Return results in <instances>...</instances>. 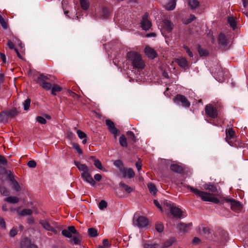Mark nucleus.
<instances>
[{"instance_id":"1","label":"nucleus","mask_w":248,"mask_h":248,"mask_svg":"<svg viewBox=\"0 0 248 248\" xmlns=\"http://www.w3.org/2000/svg\"><path fill=\"white\" fill-rule=\"evenodd\" d=\"M202 187L206 191H202L192 186H189V188L198 198H200L204 202H238L232 199L223 197L220 190L217 187L210 183L205 184Z\"/></svg>"},{"instance_id":"2","label":"nucleus","mask_w":248,"mask_h":248,"mask_svg":"<svg viewBox=\"0 0 248 248\" xmlns=\"http://www.w3.org/2000/svg\"><path fill=\"white\" fill-rule=\"evenodd\" d=\"M155 203L162 212L164 209L166 211H170L172 215L177 218H180L183 216V211L170 202H155Z\"/></svg>"},{"instance_id":"3","label":"nucleus","mask_w":248,"mask_h":248,"mask_svg":"<svg viewBox=\"0 0 248 248\" xmlns=\"http://www.w3.org/2000/svg\"><path fill=\"white\" fill-rule=\"evenodd\" d=\"M127 59L131 62L133 67L137 69H142L144 64L140 54L134 51H130L127 54Z\"/></svg>"},{"instance_id":"4","label":"nucleus","mask_w":248,"mask_h":248,"mask_svg":"<svg viewBox=\"0 0 248 248\" xmlns=\"http://www.w3.org/2000/svg\"><path fill=\"white\" fill-rule=\"evenodd\" d=\"M51 77L50 75H45L40 73L36 80V82L39 84L43 89L49 91L51 90L52 86V84L50 83V81H51Z\"/></svg>"},{"instance_id":"5","label":"nucleus","mask_w":248,"mask_h":248,"mask_svg":"<svg viewBox=\"0 0 248 248\" xmlns=\"http://www.w3.org/2000/svg\"><path fill=\"white\" fill-rule=\"evenodd\" d=\"M205 115L208 118H205V120L209 123L214 124L212 119L217 118L218 117V112L216 107L211 104H208L205 107ZM215 125H216L215 124Z\"/></svg>"},{"instance_id":"6","label":"nucleus","mask_w":248,"mask_h":248,"mask_svg":"<svg viewBox=\"0 0 248 248\" xmlns=\"http://www.w3.org/2000/svg\"><path fill=\"white\" fill-rule=\"evenodd\" d=\"M219 47L222 50H227L229 48L230 41L224 33L220 32L217 39Z\"/></svg>"},{"instance_id":"7","label":"nucleus","mask_w":248,"mask_h":248,"mask_svg":"<svg viewBox=\"0 0 248 248\" xmlns=\"http://www.w3.org/2000/svg\"><path fill=\"white\" fill-rule=\"evenodd\" d=\"M173 101L177 105H181L185 108H189L190 106V102L186 96L183 95L178 94L173 99Z\"/></svg>"},{"instance_id":"8","label":"nucleus","mask_w":248,"mask_h":248,"mask_svg":"<svg viewBox=\"0 0 248 248\" xmlns=\"http://www.w3.org/2000/svg\"><path fill=\"white\" fill-rule=\"evenodd\" d=\"M148 224V219L144 216H137L135 215L133 218V225L139 228L146 227Z\"/></svg>"},{"instance_id":"9","label":"nucleus","mask_w":248,"mask_h":248,"mask_svg":"<svg viewBox=\"0 0 248 248\" xmlns=\"http://www.w3.org/2000/svg\"><path fill=\"white\" fill-rule=\"evenodd\" d=\"M106 124L108 126V131L114 135V137H116L120 134V131L115 127L114 123L109 119L106 120L105 121Z\"/></svg>"},{"instance_id":"10","label":"nucleus","mask_w":248,"mask_h":248,"mask_svg":"<svg viewBox=\"0 0 248 248\" xmlns=\"http://www.w3.org/2000/svg\"><path fill=\"white\" fill-rule=\"evenodd\" d=\"M148 13L146 12L142 16V20L140 22L141 27L142 30L145 31L149 30L151 26L152 23L148 19Z\"/></svg>"},{"instance_id":"11","label":"nucleus","mask_w":248,"mask_h":248,"mask_svg":"<svg viewBox=\"0 0 248 248\" xmlns=\"http://www.w3.org/2000/svg\"><path fill=\"white\" fill-rule=\"evenodd\" d=\"M7 178L11 182L12 188L16 191H19L21 190V187L17 181L15 179L14 175L11 172L8 174Z\"/></svg>"},{"instance_id":"12","label":"nucleus","mask_w":248,"mask_h":248,"mask_svg":"<svg viewBox=\"0 0 248 248\" xmlns=\"http://www.w3.org/2000/svg\"><path fill=\"white\" fill-rule=\"evenodd\" d=\"M10 208L11 211H16L18 213V215L20 216H30L32 213V210L29 209H25L20 211V207H13V206H10Z\"/></svg>"},{"instance_id":"13","label":"nucleus","mask_w":248,"mask_h":248,"mask_svg":"<svg viewBox=\"0 0 248 248\" xmlns=\"http://www.w3.org/2000/svg\"><path fill=\"white\" fill-rule=\"evenodd\" d=\"M90 171H91L84 173H81V178L84 181L90 184L91 186H94L96 185V183L92 177Z\"/></svg>"},{"instance_id":"14","label":"nucleus","mask_w":248,"mask_h":248,"mask_svg":"<svg viewBox=\"0 0 248 248\" xmlns=\"http://www.w3.org/2000/svg\"><path fill=\"white\" fill-rule=\"evenodd\" d=\"M72 233H77V230L73 226H69L67 230H63L62 232V234L68 238H71L72 237Z\"/></svg>"},{"instance_id":"15","label":"nucleus","mask_w":248,"mask_h":248,"mask_svg":"<svg viewBox=\"0 0 248 248\" xmlns=\"http://www.w3.org/2000/svg\"><path fill=\"white\" fill-rule=\"evenodd\" d=\"M163 29L167 33H170L172 31L174 27V25L170 20L165 19L163 20Z\"/></svg>"},{"instance_id":"16","label":"nucleus","mask_w":248,"mask_h":248,"mask_svg":"<svg viewBox=\"0 0 248 248\" xmlns=\"http://www.w3.org/2000/svg\"><path fill=\"white\" fill-rule=\"evenodd\" d=\"M145 54L151 59H154L157 56L156 51L152 47L147 46L144 49Z\"/></svg>"},{"instance_id":"17","label":"nucleus","mask_w":248,"mask_h":248,"mask_svg":"<svg viewBox=\"0 0 248 248\" xmlns=\"http://www.w3.org/2000/svg\"><path fill=\"white\" fill-rule=\"evenodd\" d=\"M74 164L78 168L79 171H82L81 173H84L86 172L91 171V169L85 164H81L80 162L74 160Z\"/></svg>"},{"instance_id":"18","label":"nucleus","mask_w":248,"mask_h":248,"mask_svg":"<svg viewBox=\"0 0 248 248\" xmlns=\"http://www.w3.org/2000/svg\"><path fill=\"white\" fill-rule=\"evenodd\" d=\"M226 140L230 145H232V143L231 140L234 138L235 137V132L232 128H229L226 131Z\"/></svg>"},{"instance_id":"19","label":"nucleus","mask_w":248,"mask_h":248,"mask_svg":"<svg viewBox=\"0 0 248 248\" xmlns=\"http://www.w3.org/2000/svg\"><path fill=\"white\" fill-rule=\"evenodd\" d=\"M192 224L191 223L188 224H185L180 222L178 224V228L179 230L184 232H187L189 229L192 226Z\"/></svg>"},{"instance_id":"20","label":"nucleus","mask_w":248,"mask_h":248,"mask_svg":"<svg viewBox=\"0 0 248 248\" xmlns=\"http://www.w3.org/2000/svg\"><path fill=\"white\" fill-rule=\"evenodd\" d=\"M122 172L123 173L124 177H127L129 178H131L135 176V172L131 168H124Z\"/></svg>"},{"instance_id":"21","label":"nucleus","mask_w":248,"mask_h":248,"mask_svg":"<svg viewBox=\"0 0 248 248\" xmlns=\"http://www.w3.org/2000/svg\"><path fill=\"white\" fill-rule=\"evenodd\" d=\"M39 223L42 225V227L47 231H51L54 233H57V231L53 227L50 226L47 221L46 220H40Z\"/></svg>"},{"instance_id":"22","label":"nucleus","mask_w":248,"mask_h":248,"mask_svg":"<svg viewBox=\"0 0 248 248\" xmlns=\"http://www.w3.org/2000/svg\"><path fill=\"white\" fill-rule=\"evenodd\" d=\"M170 169L176 173L181 174L184 172L183 168L177 164H173L170 166Z\"/></svg>"},{"instance_id":"23","label":"nucleus","mask_w":248,"mask_h":248,"mask_svg":"<svg viewBox=\"0 0 248 248\" xmlns=\"http://www.w3.org/2000/svg\"><path fill=\"white\" fill-rule=\"evenodd\" d=\"M230 204L231 208L235 212H240L242 210L243 205L240 202H229Z\"/></svg>"},{"instance_id":"24","label":"nucleus","mask_w":248,"mask_h":248,"mask_svg":"<svg viewBox=\"0 0 248 248\" xmlns=\"http://www.w3.org/2000/svg\"><path fill=\"white\" fill-rule=\"evenodd\" d=\"M62 90V87L57 84H53L51 88V94L55 96L57 93H59Z\"/></svg>"},{"instance_id":"25","label":"nucleus","mask_w":248,"mask_h":248,"mask_svg":"<svg viewBox=\"0 0 248 248\" xmlns=\"http://www.w3.org/2000/svg\"><path fill=\"white\" fill-rule=\"evenodd\" d=\"M179 66L185 68L188 66V62L185 58H181L176 60Z\"/></svg>"},{"instance_id":"26","label":"nucleus","mask_w":248,"mask_h":248,"mask_svg":"<svg viewBox=\"0 0 248 248\" xmlns=\"http://www.w3.org/2000/svg\"><path fill=\"white\" fill-rule=\"evenodd\" d=\"M197 50L200 57H206L209 55L208 51L202 48L200 45H198Z\"/></svg>"},{"instance_id":"27","label":"nucleus","mask_w":248,"mask_h":248,"mask_svg":"<svg viewBox=\"0 0 248 248\" xmlns=\"http://www.w3.org/2000/svg\"><path fill=\"white\" fill-rule=\"evenodd\" d=\"M6 112L9 118H13L18 114V111L16 108H13L12 109L7 110Z\"/></svg>"},{"instance_id":"28","label":"nucleus","mask_w":248,"mask_h":248,"mask_svg":"<svg viewBox=\"0 0 248 248\" xmlns=\"http://www.w3.org/2000/svg\"><path fill=\"white\" fill-rule=\"evenodd\" d=\"M32 244L28 238L23 239L20 243L21 248H30Z\"/></svg>"},{"instance_id":"29","label":"nucleus","mask_w":248,"mask_h":248,"mask_svg":"<svg viewBox=\"0 0 248 248\" xmlns=\"http://www.w3.org/2000/svg\"><path fill=\"white\" fill-rule=\"evenodd\" d=\"M76 235L70 240L72 243L78 245L80 243V234L77 232V233H75Z\"/></svg>"},{"instance_id":"30","label":"nucleus","mask_w":248,"mask_h":248,"mask_svg":"<svg viewBox=\"0 0 248 248\" xmlns=\"http://www.w3.org/2000/svg\"><path fill=\"white\" fill-rule=\"evenodd\" d=\"M120 187L124 191H125L128 193H130L133 191V188L129 186L126 185L125 184L121 182L120 183Z\"/></svg>"},{"instance_id":"31","label":"nucleus","mask_w":248,"mask_h":248,"mask_svg":"<svg viewBox=\"0 0 248 248\" xmlns=\"http://www.w3.org/2000/svg\"><path fill=\"white\" fill-rule=\"evenodd\" d=\"M188 5L191 9H194L199 7L200 2L198 0H189Z\"/></svg>"},{"instance_id":"32","label":"nucleus","mask_w":248,"mask_h":248,"mask_svg":"<svg viewBox=\"0 0 248 248\" xmlns=\"http://www.w3.org/2000/svg\"><path fill=\"white\" fill-rule=\"evenodd\" d=\"M101 15L104 18L108 17L110 15L109 10L107 7L103 6L101 9Z\"/></svg>"},{"instance_id":"33","label":"nucleus","mask_w":248,"mask_h":248,"mask_svg":"<svg viewBox=\"0 0 248 248\" xmlns=\"http://www.w3.org/2000/svg\"><path fill=\"white\" fill-rule=\"evenodd\" d=\"M202 235L207 238H210L211 236V230L207 227H203L202 228Z\"/></svg>"},{"instance_id":"34","label":"nucleus","mask_w":248,"mask_h":248,"mask_svg":"<svg viewBox=\"0 0 248 248\" xmlns=\"http://www.w3.org/2000/svg\"><path fill=\"white\" fill-rule=\"evenodd\" d=\"M80 4L82 9L84 10H87L90 6L89 0H80Z\"/></svg>"},{"instance_id":"35","label":"nucleus","mask_w":248,"mask_h":248,"mask_svg":"<svg viewBox=\"0 0 248 248\" xmlns=\"http://www.w3.org/2000/svg\"><path fill=\"white\" fill-rule=\"evenodd\" d=\"M119 142L120 145L123 147H127V139L124 135H122L119 138Z\"/></svg>"},{"instance_id":"36","label":"nucleus","mask_w":248,"mask_h":248,"mask_svg":"<svg viewBox=\"0 0 248 248\" xmlns=\"http://www.w3.org/2000/svg\"><path fill=\"white\" fill-rule=\"evenodd\" d=\"M148 187L149 188L150 192L151 194H152L153 195H155L156 194V191H157V189H156L155 186L154 184H153L152 183H149L148 184Z\"/></svg>"},{"instance_id":"37","label":"nucleus","mask_w":248,"mask_h":248,"mask_svg":"<svg viewBox=\"0 0 248 248\" xmlns=\"http://www.w3.org/2000/svg\"><path fill=\"white\" fill-rule=\"evenodd\" d=\"M91 158L93 159V164L95 167L99 170H103V168L102 166L101 162L98 159H95V157L94 156H91Z\"/></svg>"},{"instance_id":"38","label":"nucleus","mask_w":248,"mask_h":248,"mask_svg":"<svg viewBox=\"0 0 248 248\" xmlns=\"http://www.w3.org/2000/svg\"><path fill=\"white\" fill-rule=\"evenodd\" d=\"M176 6V1L172 0L169 2L166 6V8L168 10H173Z\"/></svg>"},{"instance_id":"39","label":"nucleus","mask_w":248,"mask_h":248,"mask_svg":"<svg viewBox=\"0 0 248 248\" xmlns=\"http://www.w3.org/2000/svg\"><path fill=\"white\" fill-rule=\"evenodd\" d=\"M228 22L233 30L235 29L236 28V23L233 17H229L228 18Z\"/></svg>"},{"instance_id":"40","label":"nucleus","mask_w":248,"mask_h":248,"mask_svg":"<svg viewBox=\"0 0 248 248\" xmlns=\"http://www.w3.org/2000/svg\"><path fill=\"white\" fill-rule=\"evenodd\" d=\"M9 118L6 112L1 111L0 113V121L2 123H6L7 122Z\"/></svg>"},{"instance_id":"41","label":"nucleus","mask_w":248,"mask_h":248,"mask_svg":"<svg viewBox=\"0 0 248 248\" xmlns=\"http://www.w3.org/2000/svg\"><path fill=\"white\" fill-rule=\"evenodd\" d=\"M114 165L115 166L119 169L121 172H122L124 168V164L121 160H117L115 161L114 162Z\"/></svg>"},{"instance_id":"42","label":"nucleus","mask_w":248,"mask_h":248,"mask_svg":"<svg viewBox=\"0 0 248 248\" xmlns=\"http://www.w3.org/2000/svg\"><path fill=\"white\" fill-rule=\"evenodd\" d=\"M155 228L156 231L161 232L164 230L163 224L161 222H157L155 224Z\"/></svg>"},{"instance_id":"43","label":"nucleus","mask_w":248,"mask_h":248,"mask_svg":"<svg viewBox=\"0 0 248 248\" xmlns=\"http://www.w3.org/2000/svg\"><path fill=\"white\" fill-rule=\"evenodd\" d=\"M0 24L4 29H7L8 27L7 22L4 19L2 16L0 14Z\"/></svg>"},{"instance_id":"44","label":"nucleus","mask_w":248,"mask_h":248,"mask_svg":"<svg viewBox=\"0 0 248 248\" xmlns=\"http://www.w3.org/2000/svg\"><path fill=\"white\" fill-rule=\"evenodd\" d=\"M89 234L91 237H94L98 235L97 231L96 229L91 228L88 229Z\"/></svg>"},{"instance_id":"45","label":"nucleus","mask_w":248,"mask_h":248,"mask_svg":"<svg viewBox=\"0 0 248 248\" xmlns=\"http://www.w3.org/2000/svg\"><path fill=\"white\" fill-rule=\"evenodd\" d=\"M24 106V109L25 110H28L29 109L31 105V99L29 98L26 99L23 103Z\"/></svg>"},{"instance_id":"46","label":"nucleus","mask_w":248,"mask_h":248,"mask_svg":"<svg viewBox=\"0 0 248 248\" xmlns=\"http://www.w3.org/2000/svg\"><path fill=\"white\" fill-rule=\"evenodd\" d=\"M0 192L4 196H7L9 194V190L3 185H0Z\"/></svg>"},{"instance_id":"47","label":"nucleus","mask_w":248,"mask_h":248,"mask_svg":"<svg viewBox=\"0 0 248 248\" xmlns=\"http://www.w3.org/2000/svg\"><path fill=\"white\" fill-rule=\"evenodd\" d=\"M126 135L127 136L128 139L131 140L133 142H136V138L135 136L134 133L132 131H128L126 133Z\"/></svg>"},{"instance_id":"48","label":"nucleus","mask_w":248,"mask_h":248,"mask_svg":"<svg viewBox=\"0 0 248 248\" xmlns=\"http://www.w3.org/2000/svg\"><path fill=\"white\" fill-rule=\"evenodd\" d=\"M173 242H174V240L173 239H170L168 240H167L166 242H165L163 244V245L161 246V248H168V247L170 246L171 245H172V244L173 243Z\"/></svg>"},{"instance_id":"49","label":"nucleus","mask_w":248,"mask_h":248,"mask_svg":"<svg viewBox=\"0 0 248 248\" xmlns=\"http://www.w3.org/2000/svg\"><path fill=\"white\" fill-rule=\"evenodd\" d=\"M195 19H196V16L194 15L191 14L190 15L189 18L186 19L185 20V21L184 22V23L185 24L187 25V24H190L193 21H194Z\"/></svg>"},{"instance_id":"50","label":"nucleus","mask_w":248,"mask_h":248,"mask_svg":"<svg viewBox=\"0 0 248 248\" xmlns=\"http://www.w3.org/2000/svg\"><path fill=\"white\" fill-rule=\"evenodd\" d=\"M183 47L185 50L186 51V53L188 54V55L190 57L192 58L193 57V54L192 51L190 50L189 47L186 45H184Z\"/></svg>"},{"instance_id":"51","label":"nucleus","mask_w":248,"mask_h":248,"mask_svg":"<svg viewBox=\"0 0 248 248\" xmlns=\"http://www.w3.org/2000/svg\"><path fill=\"white\" fill-rule=\"evenodd\" d=\"M10 203L9 205H7L6 204H5L2 205V209L3 211H8V208L10 209V207L13 206V207H16V206L14 205V203L16 202H9Z\"/></svg>"},{"instance_id":"52","label":"nucleus","mask_w":248,"mask_h":248,"mask_svg":"<svg viewBox=\"0 0 248 248\" xmlns=\"http://www.w3.org/2000/svg\"><path fill=\"white\" fill-rule=\"evenodd\" d=\"M77 133L78 137L80 139H83L87 137L86 134L80 130H77Z\"/></svg>"},{"instance_id":"53","label":"nucleus","mask_w":248,"mask_h":248,"mask_svg":"<svg viewBox=\"0 0 248 248\" xmlns=\"http://www.w3.org/2000/svg\"><path fill=\"white\" fill-rule=\"evenodd\" d=\"M36 121L41 124H46V120L42 116H37L36 117Z\"/></svg>"},{"instance_id":"54","label":"nucleus","mask_w":248,"mask_h":248,"mask_svg":"<svg viewBox=\"0 0 248 248\" xmlns=\"http://www.w3.org/2000/svg\"><path fill=\"white\" fill-rule=\"evenodd\" d=\"M73 148H74L75 150H77V152L79 154H82V151L81 149H80V148L79 147V145L78 144H77V143H73Z\"/></svg>"},{"instance_id":"55","label":"nucleus","mask_w":248,"mask_h":248,"mask_svg":"<svg viewBox=\"0 0 248 248\" xmlns=\"http://www.w3.org/2000/svg\"><path fill=\"white\" fill-rule=\"evenodd\" d=\"M7 164V160L3 155H0V165H6Z\"/></svg>"},{"instance_id":"56","label":"nucleus","mask_w":248,"mask_h":248,"mask_svg":"<svg viewBox=\"0 0 248 248\" xmlns=\"http://www.w3.org/2000/svg\"><path fill=\"white\" fill-rule=\"evenodd\" d=\"M5 202H18V199L16 197H8L5 199Z\"/></svg>"},{"instance_id":"57","label":"nucleus","mask_w":248,"mask_h":248,"mask_svg":"<svg viewBox=\"0 0 248 248\" xmlns=\"http://www.w3.org/2000/svg\"><path fill=\"white\" fill-rule=\"evenodd\" d=\"M27 165L30 168H34L36 166V163L34 160H31L29 161L28 162Z\"/></svg>"},{"instance_id":"58","label":"nucleus","mask_w":248,"mask_h":248,"mask_svg":"<svg viewBox=\"0 0 248 248\" xmlns=\"http://www.w3.org/2000/svg\"><path fill=\"white\" fill-rule=\"evenodd\" d=\"M17 233V231L16 228H13L10 231L9 235L11 237H14Z\"/></svg>"},{"instance_id":"59","label":"nucleus","mask_w":248,"mask_h":248,"mask_svg":"<svg viewBox=\"0 0 248 248\" xmlns=\"http://www.w3.org/2000/svg\"><path fill=\"white\" fill-rule=\"evenodd\" d=\"M98 206L100 210H104L107 207L108 204L107 202H99Z\"/></svg>"},{"instance_id":"60","label":"nucleus","mask_w":248,"mask_h":248,"mask_svg":"<svg viewBox=\"0 0 248 248\" xmlns=\"http://www.w3.org/2000/svg\"><path fill=\"white\" fill-rule=\"evenodd\" d=\"M157 244H146L144 245V248H156Z\"/></svg>"},{"instance_id":"61","label":"nucleus","mask_w":248,"mask_h":248,"mask_svg":"<svg viewBox=\"0 0 248 248\" xmlns=\"http://www.w3.org/2000/svg\"><path fill=\"white\" fill-rule=\"evenodd\" d=\"M0 225L4 229H6V223L4 219L2 217H0Z\"/></svg>"},{"instance_id":"62","label":"nucleus","mask_w":248,"mask_h":248,"mask_svg":"<svg viewBox=\"0 0 248 248\" xmlns=\"http://www.w3.org/2000/svg\"><path fill=\"white\" fill-rule=\"evenodd\" d=\"M94 179L95 181L99 182L102 179V176L99 173L96 174L94 176Z\"/></svg>"},{"instance_id":"63","label":"nucleus","mask_w":248,"mask_h":248,"mask_svg":"<svg viewBox=\"0 0 248 248\" xmlns=\"http://www.w3.org/2000/svg\"><path fill=\"white\" fill-rule=\"evenodd\" d=\"M221 233L223 237V240H227L228 236V233L226 232H225V231H222Z\"/></svg>"},{"instance_id":"64","label":"nucleus","mask_w":248,"mask_h":248,"mask_svg":"<svg viewBox=\"0 0 248 248\" xmlns=\"http://www.w3.org/2000/svg\"><path fill=\"white\" fill-rule=\"evenodd\" d=\"M136 166L137 170L139 171L140 170H141V166H142L141 162H140V161L137 162L136 163Z\"/></svg>"}]
</instances>
